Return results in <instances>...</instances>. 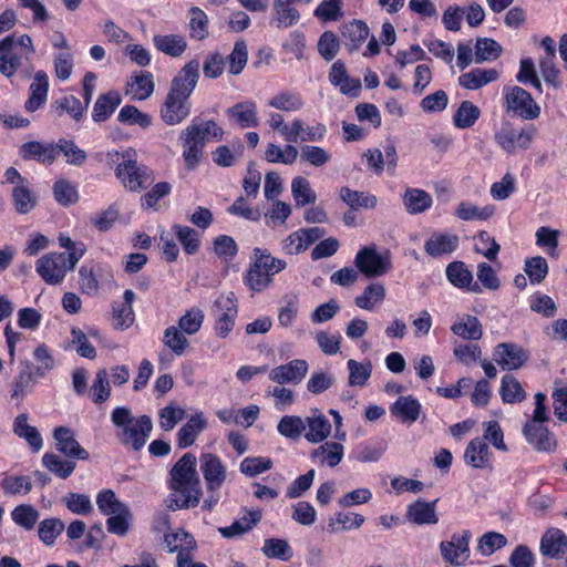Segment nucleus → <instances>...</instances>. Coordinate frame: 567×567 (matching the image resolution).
I'll list each match as a JSON object with an SVG mask.
<instances>
[{"mask_svg": "<svg viewBox=\"0 0 567 567\" xmlns=\"http://www.w3.org/2000/svg\"><path fill=\"white\" fill-rule=\"evenodd\" d=\"M237 299L234 292L220 295L214 302L212 313L215 318V330L218 337L226 338L231 331L237 317Z\"/></svg>", "mask_w": 567, "mask_h": 567, "instance_id": "0eeeda50", "label": "nucleus"}, {"mask_svg": "<svg viewBox=\"0 0 567 567\" xmlns=\"http://www.w3.org/2000/svg\"><path fill=\"white\" fill-rule=\"evenodd\" d=\"M226 115L234 120L241 128L256 127L258 125L257 106L254 101L247 100L234 104L226 110Z\"/></svg>", "mask_w": 567, "mask_h": 567, "instance_id": "5701e85b", "label": "nucleus"}, {"mask_svg": "<svg viewBox=\"0 0 567 567\" xmlns=\"http://www.w3.org/2000/svg\"><path fill=\"white\" fill-rule=\"evenodd\" d=\"M291 193L298 207L315 204L317 200V195L311 189L310 183L302 176H297L292 179Z\"/></svg>", "mask_w": 567, "mask_h": 567, "instance_id": "603ef678", "label": "nucleus"}, {"mask_svg": "<svg viewBox=\"0 0 567 567\" xmlns=\"http://www.w3.org/2000/svg\"><path fill=\"white\" fill-rule=\"evenodd\" d=\"M189 13V35L192 39L202 41L208 35V17L198 7H192Z\"/></svg>", "mask_w": 567, "mask_h": 567, "instance_id": "864d4df0", "label": "nucleus"}, {"mask_svg": "<svg viewBox=\"0 0 567 567\" xmlns=\"http://www.w3.org/2000/svg\"><path fill=\"white\" fill-rule=\"evenodd\" d=\"M117 120L123 124H136L142 128H147L152 125V117L148 114L141 112L134 105L123 106L117 115Z\"/></svg>", "mask_w": 567, "mask_h": 567, "instance_id": "680f3d73", "label": "nucleus"}, {"mask_svg": "<svg viewBox=\"0 0 567 567\" xmlns=\"http://www.w3.org/2000/svg\"><path fill=\"white\" fill-rule=\"evenodd\" d=\"M122 99L118 92L110 91L101 94L94 103L92 118L95 122L106 121L116 107L121 104Z\"/></svg>", "mask_w": 567, "mask_h": 567, "instance_id": "c9c22d12", "label": "nucleus"}, {"mask_svg": "<svg viewBox=\"0 0 567 567\" xmlns=\"http://www.w3.org/2000/svg\"><path fill=\"white\" fill-rule=\"evenodd\" d=\"M340 199L352 210L372 209L377 206L378 199L374 195L353 190L349 187H341L339 190Z\"/></svg>", "mask_w": 567, "mask_h": 567, "instance_id": "4c0bfd02", "label": "nucleus"}, {"mask_svg": "<svg viewBox=\"0 0 567 567\" xmlns=\"http://www.w3.org/2000/svg\"><path fill=\"white\" fill-rule=\"evenodd\" d=\"M13 431L18 436L25 439L28 443L35 450H39L42 446V439L38 430L34 426L28 424L27 414H19L16 417L13 423Z\"/></svg>", "mask_w": 567, "mask_h": 567, "instance_id": "3c124183", "label": "nucleus"}, {"mask_svg": "<svg viewBox=\"0 0 567 567\" xmlns=\"http://www.w3.org/2000/svg\"><path fill=\"white\" fill-rule=\"evenodd\" d=\"M164 543L169 553H178L177 567H186L192 560L190 553L197 545L193 534H165Z\"/></svg>", "mask_w": 567, "mask_h": 567, "instance_id": "f3484780", "label": "nucleus"}, {"mask_svg": "<svg viewBox=\"0 0 567 567\" xmlns=\"http://www.w3.org/2000/svg\"><path fill=\"white\" fill-rule=\"evenodd\" d=\"M403 205L409 214L416 215L432 206V196L420 188L408 187L402 196Z\"/></svg>", "mask_w": 567, "mask_h": 567, "instance_id": "473e14b6", "label": "nucleus"}, {"mask_svg": "<svg viewBox=\"0 0 567 567\" xmlns=\"http://www.w3.org/2000/svg\"><path fill=\"white\" fill-rule=\"evenodd\" d=\"M300 95L288 91L281 92L268 101V105L285 112H296L303 107Z\"/></svg>", "mask_w": 567, "mask_h": 567, "instance_id": "6e6d98bb", "label": "nucleus"}, {"mask_svg": "<svg viewBox=\"0 0 567 567\" xmlns=\"http://www.w3.org/2000/svg\"><path fill=\"white\" fill-rule=\"evenodd\" d=\"M199 62L190 60L172 80L169 91L178 93L183 99H189L199 79Z\"/></svg>", "mask_w": 567, "mask_h": 567, "instance_id": "ddd939ff", "label": "nucleus"}, {"mask_svg": "<svg viewBox=\"0 0 567 567\" xmlns=\"http://www.w3.org/2000/svg\"><path fill=\"white\" fill-rule=\"evenodd\" d=\"M495 213V208L492 205L478 207L468 202H461L456 209L455 216L462 220H487Z\"/></svg>", "mask_w": 567, "mask_h": 567, "instance_id": "c03bdc74", "label": "nucleus"}, {"mask_svg": "<svg viewBox=\"0 0 567 567\" xmlns=\"http://www.w3.org/2000/svg\"><path fill=\"white\" fill-rule=\"evenodd\" d=\"M182 133L183 136L194 137V141L199 142L204 146L210 140L220 141L224 135L223 128L213 120L203 122L193 120L192 124L183 130Z\"/></svg>", "mask_w": 567, "mask_h": 567, "instance_id": "6ab92c4d", "label": "nucleus"}, {"mask_svg": "<svg viewBox=\"0 0 567 567\" xmlns=\"http://www.w3.org/2000/svg\"><path fill=\"white\" fill-rule=\"evenodd\" d=\"M254 255L257 268H261L271 278L277 272L284 270L287 266L285 260L275 258L270 256V254H268L266 250H261L260 248H255Z\"/></svg>", "mask_w": 567, "mask_h": 567, "instance_id": "bf43d9fd", "label": "nucleus"}, {"mask_svg": "<svg viewBox=\"0 0 567 567\" xmlns=\"http://www.w3.org/2000/svg\"><path fill=\"white\" fill-rule=\"evenodd\" d=\"M78 261L66 257V252H49L37 260L35 270L48 285H60Z\"/></svg>", "mask_w": 567, "mask_h": 567, "instance_id": "20e7f679", "label": "nucleus"}, {"mask_svg": "<svg viewBox=\"0 0 567 567\" xmlns=\"http://www.w3.org/2000/svg\"><path fill=\"white\" fill-rule=\"evenodd\" d=\"M504 97L507 111L514 115L526 121L539 117L540 106L525 89L517 85L507 87Z\"/></svg>", "mask_w": 567, "mask_h": 567, "instance_id": "423d86ee", "label": "nucleus"}, {"mask_svg": "<svg viewBox=\"0 0 567 567\" xmlns=\"http://www.w3.org/2000/svg\"><path fill=\"white\" fill-rule=\"evenodd\" d=\"M481 115L480 109L471 101H463L456 110L453 121L457 128H468Z\"/></svg>", "mask_w": 567, "mask_h": 567, "instance_id": "8fccbe9b", "label": "nucleus"}, {"mask_svg": "<svg viewBox=\"0 0 567 567\" xmlns=\"http://www.w3.org/2000/svg\"><path fill=\"white\" fill-rule=\"evenodd\" d=\"M135 156V151H125L124 162L118 165V168H115L116 177L122 182L124 187L131 192H138L152 182L147 168L138 166Z\"/></svg>", "mask_w": 567, "mask_h": 567, "instance_id": "39448f33", "label": "nucleus"}, {"mask_svg": "<svg viewBox=\"0 0 567 567\" xmlns=\"http://www.w3.org/2000/svg\"><path fill=\"white\" fill-rule=\"evenodd\" d=\"M12 520L23 529H32L39 519V512L31 505L22 504L11 512Z\"/></svg>", "mask_w": 567, "mask_h": 567, "instance_id": "338daca9", "label": "nucleus"}, {"mask_svg": "<svg viewBox=\"0 0 567 567\" xmlns=\"http://www.w3.org/2000/svg\"><path fill=\"white\" fill-rule=\"evenodd\" d=\"M154 92L153 75L150 72H142L132 76L126 83V94L134 101H144Z\"/></svg>", "mask_w": 567, "mask_h": 567, "instance_id": "7c9ffc66", "label": "nucleus"}, {"mask_svg": "<svg viewBox=\"0 0 567 567\" xmlns=\"http://www.w3.org/2000/svg\"><path fill=\"white\" fill-rule=\"evenodd\" d=\"M163 342L177 357L183 355L188 347L187 338L175 326H171L165 329Z\"/></svg>", "mask_w": 567, "mask_h": 567, "instance_id": "e2e57ef3", "label": "nucleus"}, {"mask_svg": "<svg viewBox=\"0 0 567 567\" xmlns=\"http://www.w3.org/2000/svg\"><path fill=\"white\" fill-rule=\"evenodd\" d=\"M278 432L289 440H298L306 431V421L298 415H285L277 425Z\"/></svg>", "mask_w": 567, "mask_h": 567, "instance_id": "49530a36", "label": "nucleus"}, {"mask_svg": "<svg viewBox=\"0 0 567 567\" xmlns=\"http://www.w3.org/2000/svg\"><path fill=\"white\" fill-rule=\"evenodd\" d=\"M391 412L402 422L413 423L419 419L421 404L412 395L400 396L391 406Z\"/></svg>", "mask_w": 567, "mask_h": 567, "instance_id": "58836bf2", "label": "nucleus"}, {"mask_svg": "<svg viewBox=\"0 0 567 567\" xmlns=\"http://www.w3.org/2000/svg\"><path fill=\"white\" fill-rule=\"evenodd\" d=\"M23 60H29V58L14 47L12 35L0 41V73L2 75L11 78L22 65Z\"/></svg>", "mask_w": 567, "mask_h": 567, "instance_id": "2eb2a0df", "label": "nucleus"}, {"mask_svg": "<svg viewBox=\"0 0 567 567\" xmlns=\"http://www.w3.org/2000/svg\"><path fill=\"white\" fill-rule=\"evenodd\" d=\"M446 277L449 281L460 288L464 289L473 280L472 272L465 267L463 261H453L446 267Z\"/></svg>", "mask_w": 567, "mask_h": 567, "instance_id": "13d9d810", "label": "nucleus"}, {"mask_svg": "<svg viewBox=\"0 0 567 567\" xmlns=\"http://www.w3.org/2000/svg\"><path fill=\"white\" fill-rule=\"evenodd\" d=\"M225 61L229 64V72L231 74H240L248 61V52L245 41H237L231 53L225 59Z\"/></svg>", "mask_w": 567, "mask_h": 567, "instance_id": "774afa93", "label": "nucleus"}, {"mask_svg": "<svg viewBox=\"0 0 567 567\" xmlns=\"http://www.w3.org/2000/svg\"><path fill=\"white\" fill-rule=\"evenodd\" d=\"M11 197L13 207L20 215L29 214L38 205L37 196L27 187V185L14 186Z\"/></svg>", "mask_w": 567, "mask_h": 567, "instance_id": "79ce46f5", "label": "nucleus"}, {"mask_svg": "<svg viewBox=\"0 0 567 567\" xmlns=\"http://www.w3.org/2000/svg\"><path fill=\"white\" fill-rule=\"evenodd\" d=\"M369 28L361 20H352L351 22L343 25L341 34L346 40L344 45L349 52H353L360 48V45L369 37Z\"/></svg>", "mask_w": 567, "mask_h": 567, "instance_id": "2f4dec72", "label": "nucleus"}, {"mask_svg": "<svg viewBox=\"0 0 567 567\" xmlns=\"http://www.w3.org/2000/svg\"><path fill=\"white\" fill-rule=\"evenodd\" d=\"M329 81L332 85L339 86L341 93L351 96H358L361 82L358 79H350L348 76L346 65L342 61H336L329 71Z\"/></svg>", "mask_w": 567, "mask_h": 567, "instance_id": "412c9836", "label": "nucleus"}, {"mask_svg": "<svg viewBox=\"0 0 567 567\" xmlns=\"http://www.w3.org/2000/svg\"><path fill=\"white\" fill-rule=\"evenodd\" d=\"M29 90L30 96L25 102V109L29 112H34L47 101L49 92L48 74L44 71L35 72Z\"/></svg>", "mask_w": 567, "mask_h": 567, "instance_id": "cd10ccee", "label": "nucleus"}, {"mask_svg": "<svg viewBox=\"0 0 567 567\" xmlns=\"http://www.w3.org/2000/svg\"><path fill=\"white\" fill-rule=\"evenodd\" d=\"M181 141L183 142V157L188 169H194L200 162L204 145L199 142L194 141V137L183 136L181 132Z\"/></svg>", "mask_w": 567, "mask_h": 567, "instance_id": "052dcab7", "label": "nucleus"}, {"mask_svg": "<svg viewBox=\"0 0 567 567\" xmlns=\"http://www.w3.org/2000/svg\"><path fill=\"white\" fill-rule=\"evenodd\" d=\"M199 466L207 491L209 493H216L227 477L225 465L217 455L213 453H203L199 457Z\"/></svg>", "mask_w": 567, "mask_h": 567, "instance_id": "9d476101", "label": "nucleus"}, {"mask_svg": "<svg viewBox=\"0 0 567 567\" xmlns=\"http://www.w3.org/2000/svg\"><path fill=\"white\" fill-rule=\"evenodd\" d=\"M23 369L19 372L12 384L11 399H22L28 393L31 392L32 386L35 384L38 379H41L35 374V371L32 369V363L29 361H24Z\"/></svg>", "mask_w": 567, "mask_h": 567, "instance_id": "72a5a7b5", "label": "nucleus"}, {"mask_svg": "<svg viewBox=\"0 0 567 567\" xmlns=\"http://www.w3.org/2000/svg\"><path fill=\"white\" fill-rule=\"evenodd\" d=\"M23 159H34L43 164H52L58 155L55 144H45L37 141L24 143L20 147Z\"/></svg>", "mask_w": 567, "mask_h": 567, "instance_id": "b1692460", "label": "nucleus"}, {"mask_svg": "<svg viewBox=\"0 0 567 567\" xmlns=\"http://www.w3.org/2000/svg\"><path fill=\"white\" fill-rule=\"evenodd\" d=\"M99 509L107 518L109 532H127L133 527V514L128 506L122 503L112 489L99 493L96 497Z\"/></svg>", "mask_w": 567, "mask_h": 567, "instance_id": "7ed1b4c3", "label": "nucleus"}, {"mask_svg": "<svg viewBox=\"0 0 567 567\" xmlns=\"http://www.w3.org/2000/svg\"><path fill=\"white\" fill-rule=\"evenodd\" d=\"M308 362L303 359H295L286 364L278 365L269 372V379L279 384H299L308 372Z\"/></svg>", "mask_w": 567, "mask_h": 567, "instance_id": "4468645a", "label": "nucleus"}, {"mask_svg": "<svg viewBox=\"0 0 567 567\" xmlns=\"http://www.w3.org/2000/svg\"><path fill=\"white\" fill-rule=\"evenodd\" d=\"M385 297V289L381 284L369 285L361 296L355 298V305L364 310H372Z\"/></svg>", "mask_w": 567, "mask_h": 567, "instance_id": "4d7b16f0", "label": "nucleus"}, {"mask_svg": "<svg viewBox=\"0 0 567 567\" xmlns=\"http://www.w3.org/2000/svg\"><path fill=\"white\" fill-rule=\"evenodd\" d=\"M435 504L436 501L425 502L417 499L408 506L405 517L409 522L416 525L436 524L439 518L435 512Z\"/></svg>", "mask_w": 567, "mask_h": 567, "instance_id": "bb28decb", "label": "nucleus"}, {"mask_svg": "<svg viewBox=\"0 0 567 567\" xmlns=\"http://www.w3.org/2000/svg\"><path fill=\"white\" fill-rule=\"evenodd\" d=\"M354 264L368 278L383 276L391 269L390 258L381 256L373 246L361 248L355 256Z\"/></svg>", "mask_w": 567, "mask_h": 567, "instance_id": "1a4fd4ad", "label": "nucleus"}, {"mask_svg": "<svg viewBox=\"0 0 567 567\" xmlns=\"http://www.w3.org/2000/svg\"><path fill=\"white\" fill-rule=\"evenodd\" d=\"M53 437L56 441L59 452L71 458L86 460L89 453L75 440L71 429L59 426L54 430Z\"/></svg>", "mask_w": 567, "mask_h": 567, "instance_id": "a211bd4d", "label": "nucleus"}, {"mask_svg": "<svg viewBox=\"0 0 567 567\" xmlns=\"http://www.w3.org/2000/svg\"><path fill=\"white\" fill-rule=\"evenodd\" d=\"M196 465V456L185 453L171 468L168 481L172 491L168 499L171 509L193 508L199 504L203 491Z\"/></svg>", "mask_w": 567, "mask_h": 567, "instance_id": "f257e3e1", "label": "nucleus"}, {"mask_svg": "<svg viewBox=\"0 0 567 567\" xmlns=\"http://www.w3.org/2000/svg\"><path fill=\"white\" fill-rule=\"evenodd\" d=\"M488 454L487 444L481 437H475L465 449L464 461L474 468H485L489 463Z\"/></svg>", "mask_w": 567, "mask_h": 567, "instance_id": "e433bc0d", "label": "nucleus"}, {"mask_svg": "<svg viewBox=\"0 0 567 567\" xmlns=\"http://www.w3.org/2000/svg\"><path fill=\"white\" fill-rule=\"evenodd\" d=\"M499 393L505 403L522 402L526 398V392L524 391L522 384L512 374H506L502 378Z\"/></svg>", "mask_w": 567, "mask_h": 567, "instance_id": "a18cd8bd", "label": "nucleus"}, {"mask_svg": "<svg viewBox=\"0 0 567 567\" xmlns=\"http://www.w3.org/2000/svg\"><path fill=\"white\" fill-rule=\"evenodd\" d=\"M499 78V72L495 69L475 68L458 76V85L466 90H480Z\"/></svg>", "mask_w": 567, "mask_h": 567, "instance_id": "a878e982", "label": "nucleus"}, {"mask_svg": "<svg viewBox=\"0 0 567 567\" xmlns=\"http://www.w3.org/2000/svg\"><path fill=\"white\" fill-rule=\"evenodd\" d=\"M539 551L544 557L560 559L567 553V536L565 534H543Z\"/></svg>", "mask_w": 567, "mask_h": 567, "instance_id": "f704fd0d", "label": "nucleus"}, {"mask_svg": "<svg viewBox=\"0 0 567 567\" xmlns=\"http://www.w3.org/2000/svg\"><path fill=\"white\" fill-rule=\"evenodd\" d=\"M207 422L202 412L190 416L186 424H184L177 433V443L181 449H186L193 445L199 435L205 430Z\"/></svg>", "mask_w": 567, "mask_h": 567, "instance_id": "c85d7f7f", "label": "nucleus"}, {"mask_svg": "<svg viewBox=\"0 0 567 567\" xmlns=\"http://www.w3.org/2000/svg\"><path fill=\"white\" fill-rule=\"evenodd\" d=\"M524 271L532 284H540L548 274V264L542 256L530 257L525 260Z\"/></svg>", "mask_w": 567, "mask_h": 567, "instance_id": "69168bd1", "label": "nucleus"}, {"mask_svg": "<svg viewBox=\"0 0 567 567\" xmlns=\"http://www.w3.org/2000/svg\"><path fill=\"white\" fill-rule=\"evenodd\" d=\"M311 457L334 467L342 461L343 445L333 441L326 442L311 452Z\"/></svg>", "mask_w": 567, "mask_h": 567, "instance_id": "a19ab883", "label": "nucleus"}, {"mask_svg": "<svg viewBox=\"0 0 567 567\" xmlns=\"http://www.w3.org/2000/svg\"><path fill=\"white\" fill-rule=\"evenodd\" d=\"M59 116L63 113L69 114L74 121L79 122L84 114L85 106L82 105L81 101L74 95H64L52 104Z\"/></svg>", "mask_w": 567, "mask_h": 567, "instance_id": "de8ad7c7", "label": "nucleus"}, {"mask_svg": "<svg viewBox=\"0 0 567 567\" xmlns=\"http://www.w3.org/2000/svg\"><path fill=\"white\" fill-rule=\"evenodd\" d=\"M43 465L60 478H68L75 468V463L72 461H63L59 455L53 453H45L42 457Z\"/></svg>", "mask_w": 567, "mask_h": 567, "instance_id": "5fc2aeb1", "label": "nucleus"}, {"mask_svg": "<svg viewBox=\"0 0 567 567\" xmlns=\"http://www.w3.org/2000/svg\"><path fill=\"white\" fill-rule=\"evenodd\" d=\"M460 238L454 234H433L424 244L425 252L437 258L452 254L458 247Z\"/></svg>", "mask_w": 567, "mask_h": 567, "instance_id": "4be33fe9", "label": "nucleus"}, {"mask_svg": "<svg viewBox=\"0 0 567 567\" xmlns=\"http://www.w3.org/2000/svg\"><path fill=\"white\" fill-rule=\"evenodd\" d=\"M536 130L528 127L516 130L511 123H504L495 133V141L499 147L507 153H514L517 150H527L533 142Z\"/></svg>", "mask_w": 567, "mask_h": 567, "instance_id": "6e6552de", "label": "nucleus"}, {"mask_svg": "<svg viewBox=\"0 0 567 567\" xmlns=\"http://www.w3.org/2000/svg\"><path fill=\"white\" fill-rule=\"evenodd\" d=\"M503 52L502 47L493 39L478 38L475 43V63L496 60Z\"/></svg>", "mask_w": 567, "mask_h": 567, "instance_id": "09e8293b", "label": "nucleus"}, {"mask_svg": "<svg viewBox=\"0 0 567 567\" xmlns=\"http://www.w3.org/2000/svg\"><path fill=\"white\" fill-rule=\"evenodd\" d=\"M523 432L526 440L537 451H550L556 446L554 435L540 423L534 424L533 422H527Z\"/></svg>", "mask_w": 567, "mask_h": 567, "instance_id": "393cba45", "label": "nucleus"}, {"mask_svg": "<svg viewBox=\"0 0 567 567\" xmlns=\"http://www.w3.org/2000/svg\"><path fill=\"white\" fill-rule=\"evenodd\" d=\"M123 302L113 303V318L114 327L117 329H127L134 322L133 301L135 293L132 290H125L123 295Z\"/></svg>", "mask_w": 567, "mask_h": 567, "instance_id": "c756f323", "label": "nucleus"}, {"mask_svg": "<svg viewBox=\"0 0 567 567\" xmlns=\"http://www.w3.org/2000/svg\"><path fill=\"white\" fill-rule=\"evenodd\" d=\"M111 420L115 426L122 429L118 434L121 443L131 445L134 451H138L145 445L153 429V423L148 415L134 419L131 410L126 406L114 409Z\"/></svg>", "mask_w": 567, "mask_h": 567, "instance_id": "f03ea898", "label": "nucleus"}, {"mask_svg": "<svg viewBox=\"0 0 567 567\" xmlns=\"http://www.w3.org/2000/svg\"><path fill=\"white\" fill-rule=\"evenodd\" d=\"M454 334L466 340H480L483 336V327L480 320L471 315H466L460 322L451 327Z\"/></svg>", "mask_w": 567, "mask_h": 567, "instance_id": "37998d69", "label": "nucleus"}, {"mask_svg": "<svg viewBox=\"0 0 567 567\" xmlns=\"http://www.w3.org/2000/svg\"><path fill=\"white\" fill-rule=\"evenodd\" d=\"M470 537L466 534L454 535L450 542L440 545L442 557L454 566L464 565L470 558Z\"/></svg>", "mask_w": 567, "mask_h": 567, "instance_id": "dca6fc26", "label": "nucleus"}, {"mask_svg": "<svg viewBox=\"0 0 567 567\" xmlns=\"http://www.w3.org/2000/svg\"><path fill=\"white\" fill-rule=\"evenodd\" d=\"M190 113L188 99H183L181 94L168 91L165 101L161 107V117L167 125H177L182 123Z\"/></svg>", "mask_w": 567, "mask_h": 567, "instance_id": "f8f14e48", "label": "nucleus"}, {"mask_svg": "<svg viewBox=\"0 0 567 567\" xmlns=\"http://www.w3.org/2000/svg\"><path fill=\"white\" fill-rule=\"evenodd\" d=\"M153 41L158 51L173 58L181 56L187 48V42L181 34H157Z\"/></svg>", "mask_w": 567, "mask_h": 567, "instance_id": "ea45409f", "label": "nucleus"}, {"mask_svg": "<svg viewBox=\"0 0 567 567\" xmlns=\"http://www.w3.org/2000/svg\"><path fill=\"white\" fill-rule=\"evenodd\" d=\"M349 370V385L363 386L369 380L372 372V364L370 362L360 363L353 359L347 362Z\"/></svg>", "mask_w": 567, "mask_h": 567, "instance_id": "0e129e2a", "label": "nucleus"}, {"mask_svg": "<svg viewBox=\"0 0 567 567\" xmlns=\"http://www.w3.org/2000/svg\"><path fill=\"white\" fill-rule=\"evenodd\" d=\"M306 431L305 439L310 443H321L331 433V423L319 410H312L311 413L305 417Z\"/></svg>", "mask_w": 567, "mask_h": 567, "instance_id": "aec40b11", "label": "nucleus"}, {"mask_svg": "<svg viewBox=\"0 0 567 567\" xmlns=\"http://www.w3.org/2000/svg\"><path fill=\"white\" fill-rule=\"evenodd\" d=\"M529 355L528 350L516 343H498L494 350V360L504 371L520 369Z\"/></svg>", "mask_w": 567, "mask_h": 567, "instance_id": "9b49d317", "label": "nucleus"}]
</instances>
